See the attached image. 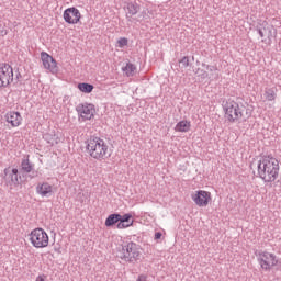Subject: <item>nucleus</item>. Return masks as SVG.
Masks as SVG:
<instances>
[{
	"label": "nucleus",
	"instance_id": "nucleus-21",
	"mask_svg": "<svg viewBox=\"0 0 281 281\" xmlns=\"http://www.w3.org/2000/svg\"><path fill=\"white\" fill-rule=\"evenodd\" d=\"M46 142L50 144V146H56V144H60V138L56 133L47 134Z\"/></svg>",
	"mask_w": 281,
	"mask_h": 281
},
{
	"label": "nucleus",
	"instance_id": "nucleus-18",
	"mask_svg": "<svg viewBox=\"0 0 281 281\" xmlns=\"http://www.w3.org/2000/svg\"><path fill=\"white\" fill-rule=\"evenodd\" d=\"M77 89H79V91H80L81 93H87V94H89V93H92V92H93L94 87H93V85H91V83L81 82V83H78V85H77Z\"/></svg>",
	"mask_w": 281,
	"mask_h": 281
},
{
	"label": "nucleus",
	"instance_id": "nucleus-2",
	"mask_svg": "<svg viewBox=\"0 0 281 281\" xmlns=\"http://www.w3.org/2000/svg\"><path fill=\"white\" fill-rule=\"evenodd\" d=\"M224 117L229 124H235V122H243L251 117L254 113V108L249 104H239L234 100H228L223 105Z\"/></svg>",
	"mask_w": 281,
	"mask_h": 281
},
{
	"label": "nucleus",
	"instance_id": "nucleus-20",
	"mask_svg": "<svg viewBox=\"0 0 281 281\" xmlns=\"http://www.w3.org/2000/svg\"><path fill=\"white\" fill-rule=\"evenodd\" d=\"M127 14L130 16H135V14H137V12L139 11V5L137 4V2H130L127 3Z\"/></svg>",
	"mask_w": 281,
	"mask_h": 281
},
{
	"label": "nucleus",
	"instance_id": "nucleus-23",
	"mask_svg": "<svg viewBox=\"0 0 281 281\" xmlns=\"http://www.w3.org/2000/svg\"><path fill=\"white\" fill-rule=\"evenodd\" d=\"M137 68L133 64H126V66L123 68L124 74L127 76H135V71Z\"/></svg>",
	"mask_w": 281,
	"mask_h": 281
},
{
	"label": "nucleus",
	"instance_id": "nucleus-6",
	"mask_svg": "<svg viewBox=\"0 0 281 281\" xmlns=\"http://www.w3.org/2000/svg\"><path fill=\"white\" fill-rule=\"evenodd\" d=\"M29 240L34 249H47L49 247V234L41 227L31 231Z\"/></svg>",
	"mask_w": 281,
	"mask_h": 281
},
{
	"label": "nucleus",
	"instance_id": "nucleus-8",
	"mask_svg": "<svg viewBox=\"0 0 281 281\" xmlns=\"http://www.w3.org/2000/svg\"><path fill=\"white\" fill-rule=\"evenodd\" d=\"M191 199L198 207H207L212 203V192L198 190L191 194Z\"/></svg>",
	"mask_w": 281,
	"mask_h": 281
},
{
	"label": "nucleus",
	"instance_id": "nucleus-22",
	"mask_svg": "<svg viewBox=\"0 0 281 281\" xmlns=\"http://www.w3.org/2000/svg\"><path fill=\"white\" fill-rule=\"evenodd\" d=\"M22 170H24V172H27V173L34 170V165L30 162V156H27V158L22 161Z\"/></svg>",
	"mask_w": 281,
	"mask_h": 281
},
{
	"label": "nucleus",
	"instance_id": "nucleus-5",
	"mask_svg": "<svg viewBox=\"0 0 281 281\" xmlns=\"http://www.w3.org/2000/svg\"><path fill=\"white\" fill-rule=\"evenodd\" d=\"M256 257L261 271H271L280 265L278 256L269 250H260Z\"/></svg>",
	"mask_w": 281,
	"mask_h": 281
},
{
	"label": "nucleus",
	"instance_id": "nucleus-10",
	"mask_svg": "<svg viewBox=\"0 0 281 281\" xmlns=\"http://www.w3.org/2000/svg\"><path fill=\"white\" fill-rule=\"evenodd\" d=\"M63 19L65 23H68V25H78V23L82 19V13H80V10H78V8L70 7L64 11Z\"/></svg>",
	"mask_w": 281,
	"mask_h": 281
},
{
	"label": "nucleus",
	"instance_id": "nucleus-19",
	"mask_svg": "<svg viewBox=\"0 0 281 281\" xmlns=\"http://www.w3.org/2000/svg\"><path fill=\"white\" fill-rule=\"evenodd\" d=\"M276 89L273 88H266L263 97L268 102H273L277 98Z\"/></svg>",
	"mask_w": 281,
	"mask_h": 281
},
{
	"label": "nucleus",
	"instance_id": "nucleus-3",
	"mask_svg": "<svg viewBox=\"0 0 281 281\" xmlns=\"http://www.w3.org/2000/svg\"><path fill=\"white\" fill-rule=\"evenodd\" d=\"M86 150L89 157H91V159H95L97 161H104V159H109V157H111L109 144H106V142L100 137H90L86 142Z\"/></svg>",
	"mask_w": 281,
	"mask_h": 281
},
{
	"label": "nucleus",
	"instance_id": "nucleus-27",
	"mask_svg": "<svg viewBox=\"0 0 281 281\" xmlns=\"http://www.w3.org/2000/svg\"><path fill=\"white\" fill-rule=\"evenodd\" d=\"M161 238V233H156L155 234V240H159Z\"/></svg>",
	"mask_w": 281,
	"mask_h": 281
},
{
	"label": "nucleus",
	"instance_id": "nucleus-13",
	"mask_svg": "<svg viewBox=\"0 0 281 281\" xmlns=\"http://www.w3.org/2000/svg\"><path fill=\"white\" fill-rule=\"evenodd\" d=\"M4 120L12 128H19L23 124V117L21 113L15 111H10L4 115Z\"/></svg>",
	"mask_w": 281,
	"mask_h": 281
},
{
	"label": "nucleus",
	"instance_id": "nucleus-26",
	"mask_svg": "<svg viewBox=\"0 0 281 281\" xmlns=\"http://www.w3.org/2000/svg\"><path fill=\"white\" fill-rule=\"evenodd\" d=\"M35 281H47V276L46 274H38L36 277Z\"/></svg>",
	"mask_w": 281,
	"mask_h": 281
},
{
	"label": "nucleus",
	"instance_id": "nucleus-24",
	"mask_svg": "<svg viewBox=\"0 0 281 281\" xmlns=\"http://www.w3.org/2000/svg\"><path fill=\"white\" fill-rule=\"evenodd\" d=\"M116 47H119L120 49H124V47H128V38L120 37L116 41Z\"/></svg>",
	"mask_w": 281,
	"mask_h": 281
},
{
	"label": "nucleus",
	"instance_id": "nucleus-11",
	"mask_svg": "<svg viewBox=\"0 0 281 281\" xmlns=\"http://www.w3.org/2000/svg\"><path fill=\"white\" fill-rule=\"evenodd\" d=\"M35 192L42 199H49L56 192V187L47 181H42L37 183Z\"/></svg>",
	"mask_w": 281,
	"mask_h": 281
},
{
	"label": "nucleus",
	"instance_id": "nucleus-16",
	"mask_svg": "<svg viewBox=\"0 0 281 281\" xmlns=\"http://www.w3.org/2000/svg\"><path fill=\"white\" fill-rule=\"evenodd\" d=\"M4 175L7 179H10L11 183H13L14 186L19 183V169L8 167L7 169H4Z\"/></svg>",
	"mask_w": 281,
	"mask_h": 281
},
{
	"label": "nucleus",
	"instance_id": "nucleus-17",
	"mask_svg": "<svg viewBox=\"0 0 281 281\" xmlns=\"http://www.w3.org/2000/svg\"><path fill=\"white\" fill-rule=\"evenodd\" d=\"M121 218H122L121 214H117V213L110 214L105 220V227H113V225H117Z\"/></svg>",
	"mask_w": 281,
	"mask_h": 281
},
{
	"label": "nucleus",
	"instance_id": "nucleus-9",
	"mask_svg": "<svg viewBox=\"0 0 281 281\" xmlns=\"http://www.w3.org/2000/svg\"><path fill=\"white\" fill-rule=\"evenodd\" d=\"M41 60H42V66L48 74L56 75L58 74V61L55 60V58L49 55L47 52H42L41 53Z\"/></svg>",
	"mask_w": 281,
	"mask_h": 281
},
{
	"label": "nucleus",
	"instance_id": "nucleus-4",
	"mask_svg": "<svg viewBox=\"0 0 281 281\" xmlns=\"http://www.w3.org/2000/svg\"><path fill=\"white\" fill-rule=\"evenodd\" d=\"M116 257L126 265H136L142 260V248L136 243H126L117 249Z\"/></svg>",
	"mask_w": 281,
	"mask_h": 281
},
{
	"label": "nucleus",
	"instance_id": "nucleus-7",
	"mask_svg": "<svg viewBox=\"0 0 281 281\" xmlns=\"http://www.w3.org/2000/svg\"><path fill=\"white\" fill-rule=\"evenodd\" d=\"M14 81V70L8 64H0V89L10 87Z\"/></svg>",
	"mask_w": 281,
	"mask_h": 281
},
{
	"label": "nucleus",
	"instance_id": "nucleus-12",
	"mask_svg": "<svg viewBox=\"0 0 281 281\" xmlns=\"http://www.w3.org/2000/svg\"><path fill=\"white\" fill-rule=\"evenodd\" d=\"M77 111L83 120H92L93 115H95V105L91 103H85L78 105Z\"/></svg>",
	"mask_w": 281,
	"mask_h": 281
},
{
	"label": "nucleus",
	"instance_id": "nucleus-29",
	"mask_svg": "<svg viewBox=\"0 0 281 281\" xmlns=\"http://www.w3.org/2000/svg\"><path fill=\"white\" fill-rule=\"evenodd\" d=\"M259 36H261V38H265V33L262 31H259Z\"/></svg>",
	"mask_w": 281,
	"mask_h": 281
},
{
	"label": "nucleus",
	"instance_id": "nucleus-15",
	"mask_svg": "<svg viewBox=\"0 0 281 281\" xmlns=\"http://www.w3.org/2000/svg\"><path fill=\"white\" fill-rule=\"evenodd\" d=\"M173 130L176 133H190V131H192V122L181 120L176 124Z\"/></svg>",
	"mask_w": 281,
	"mask_h": 281
},
{
	"label": "nucleus",
	"instance_id": "nucleus-25",
	"mask_svg": "<svg viewBox=\"0 0 281 281\" xmlns=\"http://www.w3.org/2000/svg\"><path fill=\"white\" fill-rule=\"evenodd\" d=\"M183 67H188L190 65V59L188 57H183L180 61Z\"/></svg>",
	"mask_w": 281,
	"mask_h": 281
},
{
	"label": "nucleus",
	"instance_id": "nucleus-1",
	"mask_svg": "<svg viewBox=\"0 0 281 281\" xmlns=\"http://www.w3.org/2000/svg\"><path fill=\"white\" fill-rule=\"evenodd\" d=\"M257 175L263 183H273L280 177V161L274 157L262 156L257 164Z\"/></svg>",
	"mask_w": 281,
	"mask_h": 281
},
{
	"label": "nucleus",
	"instance_id": "nucleus-28",
	"mask_svg": "<svg viewBox=\"0 0 281 281\" xmlns=\"http://www.w3.org/2000/svg\"><path fill=\"white\" fill-rule=\"evenodd\" d=\"M137 281H146V276H139Z\"/></svg>",
	"mask_w": 281,
	"mask_h": 281
},
{
	"label": "nucleus",
	"instance_id": "nucleus-14",
	"mask_svg": "<svg viewBox=\"0 0 281 281\" xmlns=\"http://www.w3.org/2000/svg\"><path fill=\"white\" fill-rule=\"evenodd\" d=\"M134 223H135V220H133V214L126 213L124 215H121V218L116 224V227L119 229H128V227H133Z\"/></svg>",
	"mask_w": 281,
	"mask_h": 281
}]
</instances>
